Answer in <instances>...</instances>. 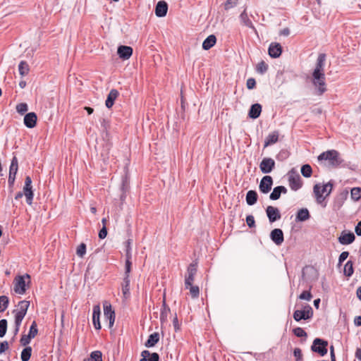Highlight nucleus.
<instances>
[{"instance_id":"1","label":"nucleus","mask_w":361,"mask_h":361,"mask_svg":"<svg viewBox=\"0 0 361 361\" xmlns=\"http://www.w3.org/2000/svg\"><path fill=\"white\" fill-rule=\"evenodd\" d=\"M333 187L334 183L332 180H330L322 185L320 183H317L314 185L313 193L317 204L322 205L323 207H326V203L324 200L326 197L331 193Z\"/></svg>"},{"instance_id":"2","label":"nucleus","mask_w":361,"mask_h":361,"mask_svg":"<svg viewBox=\"0 0 361 361\" xmlns=\"http://www.w3.org/2000/svg\"><path fill=\"white\" fill-rule=\"evenodd\" d=\"M319 161H325L331 168H337L342 165L343 159L340 153L335 149H330L320 154L318 157Z\"/></svg>"},{"instance_id":"3","label":"nucleus","mask_w":361,"mask_h":361,"mask_svg":"<svg viewBox=\"0 0 361 361\" xmlns=\"http://www.w3.org/2000/svg\"><path fill=\"white\" fill-rule=\"evenodd\" d=\"M312 83L316 89V94L317 95H322L326 91L324 73H312Z\"/></svg>"},{"instance_id":"4","label":"nucleus","mask_w":361,"mask_h":361,"mask_svg":"<svg viewBox=\"0 0 361 361\" xmlns=\"http://www.w3.org/2000/svg\"><path fill=\"white\" fill-rule=\"evenodd\" d=\"M288 183L290 188L295 191L299 190L302 185L300 175L294 169L288 173Z\"/></svg>"},{"instance_id":"5","label":"nucleus","mask_w":361,"mask_h":361,"mask_svg":"<svg viewBox=\"0 0 361 361\" xmlns=\"http://www.w3.org/2000/svg\"><path fill=\"white\" fill-rule=\"evenodd\" d=\"M312 316L313 310L312 308L309 305H305L303 310H297L293 313V318L296 322H299L301 319H309L312 318Z\"/></svg>"},{"instance_id":"6","label":"nucleus","mask_w":361,"mask_h":361,"mask_svg":"<svg viewBox=\"0 0 361 361\" xmlns=\"http://www.w3.org/2000/svg\"><path fill=\"white\" fill-rule=\"evenodd\" d=\"M328 345V342L317 338L314 340L312 345L311 347V350L315 353H319L320 355L324 356L327 353L326 346Z\"/></svg>"},{"instance_id":"7","label":"nucleus","mask_w":361,"mask_h":361,"mask_svg":"<svg viewBox=\"0 0 361 361\" xmlns=\"http://www.w3.org/2000/svg\"><path fill=\"white\" fill-rule=\"evenodd\" d=\"M23 195L26 197V202L31 205L33 200V191H32V179L30 176H26L25 179V185L23 187Z\"/></svg>"},{"instance_id":"8","label":"nucleus","mask_w":361,"mask_h":361,"mask_svg":"<svg viewBox=\"0 0 361 361\" xmlns=\"http://www.w3.org/2000/svg\"><path fill=\"white\" fill-rule=\"evenodd\" d=\"M197 271V269L196 263H192L188 266L187 274L185 277V288L186 289L189 288V286L193 283L195 276L196 275Z\"/></svg>"},{"instance_id":"9","label":"nucleus","mask_w":361,"mask_h":361,"mask_svg":"<svg viewBox=\"0 0 361 361\" xmlns=\"http://www.w3.org/2000/svg\"><path fill=\"white\" fill-rule=\"evenodd\" d=\"M103 307L104 317L109 320V327H112L115 322V312L111 305L107 301L104 302Z\"/></svg>"},{"instance_id":"10","label":"nucleus","mask_w":361,"mask_h":361,"mask_svg":"<svg viewBox=\"0 0 361 361\" xmlns=\"http://www.w3.org/2000/svg\"><path fill=\"white\" fill-rule=\"evenodd\" d=\"M273 185V179L270 176H264L259 185V191L262 193L267 194L268 193L272 187Z\"/></svg>"},{"instance_id":"11","label":"nucleus","mask_w":361,"mask_h":361,"mask_svg":"<svg viewBox=\"0 0 361 361\" xmlns=\"http://www.w3.org/2000/svg\"><path fill=\"white\" fill-rule=\"evenodd\" d=\"M274 167V160L269 157L264 158L259 164V169L263 173H269L271 172Z\"/></svg>"},{"instance_id":"12","label":"nucleus","mask_w":361,"mask_h":361,"mask_svg":"<svg viewBox=\"0 0 361 361\" xmlns=\"http://www.w3.org/2000/svg\"><path fill=\"white\" fill-rule=\"evenodd\" d=\"M348 195V190H343L338 193L334 198L333 202V209L334 210H338L343 204L345 200L347 199Z\"/></svg>"},{"instance_id":"13","label":"nucleus","mask_w":361,"mask_h":361,"mask_svg":"<svg viewBox=\"0 0 361 361\" xmlns=\"http://www.w3.org/2000/svg\"><path fill=\"white\" fill-rule=\"evenodd\" d=\"M266 213L270 223L279 220L281 217L279 209L273 206H268L266 209Z\"/></svg>"},{"instance_id":"14","label":"nucleus","mask_w":361,"mask_h":361,"mask_svg":"<svg viewBox=\"0 0 361 361\" xmlns=\"http://www.w3.org/2000/svg\"><path fill=\"white\" fill-rule=\"evenodd\" d=\"M270 238L276 245H281L284 240L283 233L280 228L272 230L270 233Z\"/></svg>"},{"instance_id":"15","label":"nucleus","mask_w":361,"mask_h":361,"mask_svg":"<svg viewBox=\"0 0 361 361\" xmlns=\"http://www.w3.org/2000/svg\"><path fill=\"white\" fill-rule=\"evenodd\" d=\"M326 54H319L317 60L315 68L312 73H324Z\"/></svg>"},{"instance_id":"16","label":"nucleus","mask_w":361,"mask_h":361,"mask_svg":"<svg viewBox=\"0 0 361 361\" xmlns=\"http://www.w3.org/2000/svg\"><path fill=\"white\" fill-rule=\"evenodd\" d=\"M117 53L123 60L128 59L133 54V49L128 46L121 45L118 47Z\"/></svg>"},{"instance_id":"17","label":"nucleus","mask_w":361,"mask_h":361,"mask_svg":"<svg viewBox=\"0 0 361 361\" xmlns=\"http://www.w3.org/2000/svg\"><path fill=\"white\" fill-rule=\"evenodd\" d=\"M355 239V236L352 232L343 231L338 238V242L342 245H349Z\"/></svg>"},{"instance_id":"18","label":"nucleus","mask_w":361,"mask_h":361,"mask_svg":"<svg viewBox=\"0 0 361 361\" xmlns=\"http://www.w3.org/2000/svg\"><path fill=\"white\" fill-rule=\"evenodd\" d=\"M168 11V4L164 1H159L155 7V14L157 17H164Z\"/></svg>"},{"instance_id":"19","label":"nucleus","mask_w":361,"mask_h":361,"mask_svg":"<svg viewBox=\"0 0 361 361\" xmlns=\"http://www.w3.org/2000/svg\"><path fill=\"white\" fill-rule=\"evenodd\" d=\"M100 314L101 310L99 305H94L92 310V322L94 328L97 330L101 329V324L99 322Z\"/></svg>"},{"instance_id":"20","label":"nucleus","mask_w":361,"mask_h":361,"mask_svg":"<svg viewBox=\"0 0 361 361\" xmlns=\"http://www.w3.org/2000/svg\"><path fill=\"white\" fill-rule=\"evenodd\" d=\"M37 115L34 112L27 114L24 117V124L28 128H32L36 126Z\"/></svg>"},{"instance_id":"21","label":"nucleus","mask_w":361,"mask_h":361,"mask_svg":"<svg viewBox=\"0 0 361 361\" xmlns=\"http://www.w3.org/2000/svg\"><path fill=\"white\" fill-rule=\"evenodd\" d=\"M282 47L279 43H271L269 47V54L271 58H278L281 56Z\"/></svg>"},{"instance_id":"22","label":"nucleus","mask_w":361,"mask_h":361,"mask_svg":"<svg viewBox=\"0 0 361 361\" xmlns=\"http://www.w3.org/2000/svg\"><path fill=\"white\" fill-rule=\"evenodd\" d=\"M287 191V188L284 186L275 187L270 194L269 198L271 200H277L280 198L281 194H286Z\"/></svg>"},{"instance_id":"23","label":"nucleus","mask_w":361,"mask_h":361,"mask_svg":"<svg viewBox=\"0 0 361 361\" xmlns=\"http://www.w3.org/2000/svg\"><path fill=\"white\" fill-rule=\"evenodd\" d=\"M25 276H18L16 279V283L14 286V290L19 294H23L25 292Z\"/></svg>"},{"instance_id":"24","label":"nucleus","mask_w":361,"mask_h":361,"mask_svg":"<svg viewBox=\"0 0 361 361\" xmlns=\"http://www.w3.org/2000/svg\"><path fill=\"white\" fill-rule=\"evenodd\" d=\"M118 96V92L116 89H112L109 92L106 100L105 102V105L108 109H110L112 107V106L114 104V101L116 99V98Z\"/></svg>"},{"instance_id":"25","label":"nucleus","mask_w":361,"mask_h":361,"mask_svg":"<svg viewBox=\"0 0 361 361\" xmlns=\"http://www.w3.org/2000/svg\"><path fill=\"white\" fill-rule=\"evenodd\" d=\"M239 18H240V20L243 25H244L245 26H246L247 27L255 29L253 23L250 20L248 15L247 13V8L246 7L244 8L243 11L241 13Z\"/></svg>"},{"instance_id":"26","label":"nucleus","mask_w":361,"mask_h":361,"mask_svg":"<svg viewBox=\"0 0 361 361\" xmlns=\"http://www.w3.org/2000/svg\"><path fill=\"white\" fill-rule=\"evenodd\" d=\"M262 112V106L259 104H254L251 106L248 116L253 119L257 118Z\"/></svg>"},{"instance_id":"27","label":"nucleus","mask_w":361,"mask_h":361,"mask_svg":"<svg viewBox=\"0 0 361 361\" xmlns=\"http://www.w3.org/2000/svg\"><path fill=\"white\" fill-rule=\"evenodd\" d=\"M279 140V133L277 131H274L273 133L269 134L265 139L264 147H267L271 145L275 144L278 142Z\"/></svg>"},{"instance_id":"28","label":"nucleus","mask_w":361,"mask_h":361,"mask_svg":"<svg viewBox=\"0 0 361 361\" xmlns=\"http://www.w3.org/2000/svg\"><path fill=\"white\" fill-rule=\"evenodd\" d=\"M216 38L215 35H210L203 42L202 48L204 50H209V49H211L212 47L214 46V44H216Z\"/></svg>"},{"instance_id":"29","label":"nucleus","mask_w":361,"mask_h":361,"mask_svg":"<svg viewBox=\"0 0 361 361\" xmlns=\"http://www.w3.org/2000/svg\"><path fill=\"white\" fill-rule=\"evenodd\" d=\"M159 341V334L157 332L149 335L147 341L145 343L147 348H151L154 346Z\"/></svg>"},{"instance_id":"30","label":"nucleus","mask_w":361,"mask_h":361,"mask_svg":"<svg viewBox=\"0 0 361 361\" xmlns=\"http://www.w3.org/2000/svg\"><path fill=\"white\" fill-rule=\"evenodd\" d=\"M122 293L123 295V298L127 299L130 296V279L128 276H126L122 283Z\"/></svg>"},{"instance_id":"31","label":"nucleus","mask_w":361,"mask_h":361,"mask_svg":"<svg viewBox=\"0 0 361 361\" xmlns=\"http://www.w3.org/2000/svg\"><path fill=\"white\" fill-rule=\"evenodd\" d=\"M257 193L255 190H249L246 194V202L248 205H253L257 201Z\"/></svg>"},{"instance_id":"32","label":"nucleus","mask_w":361,"mask_h":361,"mask_svg":"<svg viewBox=\"0 0 361 361\" xmlns=\"http://www.w3.org/2000/svg\"><path fill=\"white\" fill-rule=\"evenodd\" d=\"M310 217V215L307 209H300L297 213L296 220L299 221H305L309 219Z\"/></svg>"},{"instance_id":"33","label":"nucleus","mask_w":361,"mask_h":361,"mask_svg":"<svg viewBox=\"0 0 361 361\" xmlns=\"http://www.w3.org/2000/svg\"><path fill=\"white\" fill-rule=\"evenodd\" d=\"M170 308L166 305L165 299L163 300L162 308L160 314L161 322H165L167 321L168 314L170 313Z\"/></svg>"},{"instance_id":"34","label":"nucleus","mask_w":361,"mask_h":361,"mask_svg":"<svg viewBox=\"0 0 361 361\" xmlns=\"http://www.w3.org/2000/svg\"><path fill=\"white\" fill-rule=\"evenodd\" d=\"M30 71L29 65L25 61H21L18 65V71L20 75L23 77L28 74Z\"/></svg>"},{"instance_id":"35","label":"nucleus","mask_w":361,"mask_h":361,"mask_svg":"<svg viewBox=\"0 0 361 361\" xmlns=\"http://www.w3.org/2000/svg\"><path fill=\"white\" fill-rule=\"evenodd\" d=\"M353 263L352 261H348L344 266L343 273L348 277L351 276L353 274Z\"/></svg>"},{"instance_id":"36","label":"nucleus","mask_w":361,"mask_h":361,"mask_svg":"<svg viewBox=\"0 0 361 361\" xmlns=\"http://www.w3.org/2000/svg\"><path fill=\"white\" fill-rule=\"evenodd\" d=\"M18 169V162L16 157H13L9 168V174L16 175Z\"/></svg>"},{"instance_id":"37","label":"nucleus","mask_w":361,"mask_h":361,"mask_svg":"<svg viewBox=\"0 0 361 361\" xmlns=\"http://www.w3.org/2000/svg\"><path fill=\"white\" fill-rule=\"evenodd\" d=\"M13 312H15V324L20 325L23 318L26 315V313L17 310H14Z\"/></svg>"},{"instance_id":"38","label":"nucleus","mask_w":361,"mask_h":361,"mask_svg":"<svg viewBox=\"0 0 361 361\" xmlns=\"http://www.w3.org/2000/svg\"><path fill=\"white\" fill-rule=\"evenodd\" d=\"M32 354V348L26 347L24 348L21 353V360L22 361H28L31 357Z\"/></svg>"},{"instance_id":"39","label":"nucleus","mask_w":361,"mask_h":361,"mask_svg":"<svg viewBox=\"0 0 361 361\" xmlns=\"http://www.w3.org/2000/svg\"><path fill=\"white\" fill-rule=\"evenodd\" d=\"M8 306V298L6 295L0 296V312H4Z\"/></svg>"},{"instance_id":"40","label":"nucleus","mask_w":361,"mask_h":361,"mask_svg":"<svg viewBox=\"0 0 361 361\" xmlns=\"http://www.w3.org/2000/svg\"><path fill=\"white\" fill-rule=\"evenodd\" d=\"M312 169L309 164H305L301 168V173L305 178H310L312 176Z\"/></svg>"},{"instance_id":"41","label":"nucleus","mask_w":361,"mask_h":361,"mask_svg":"<svg viewBox=\"0 0 361 361\" xmlns=\"http://www.w3.org/2000/svg\"><path fill=\"white\" fill-rule=\"evenodd\" d=\"M88 361H102V353L99 350L92 352Z\"/></svg>"},{"instance_id":"42","label":"nucleus","mask_w":361,"mask_h":361,"mask_svg":"<svg viewBox=\"0 0 361 361\" xmlns=\"http://www.w3.org/2000/svg\"><path fill=\"white\" fill-rule=\"evenodd\" d=\"M30 306V302L27 300H22L18 302L17 310L24 312L27 314V309Z\"/></svg>"},{"instance_id":"43","label":"nucleus","mask_w":361,"mask_h":361,"mask_svg":"<svg viewBox=\"0 0 361 361\" xmlns=\"http://www.w3.org/2000/svg\"><path fill=\"white\" fill-rule=\"evenodd\" d=\"M190 290V293L192 298H197L200 295V288L197 286H193L192 284L189 286L188 288Z\"/></svg>"},{"instance_id":"44","label":"nucleus","mask_w":361,"mask_h":361,"mask_svg":"<svg viewBox=\"0 0 361 361\" xmlns=\"http://www.w3.org/2000/svg\"><path fill=\"white\" fill-rule=\"evenodd\" d=\"M7 330V320L5 319L0 320V337L5 336Z\"/></svg>"},{"instance_id":"45","label":"nucleus","mask_w":361,"mask_h":361,"mask_svg":"<svg viewBox=\"0 0 361 361\" xmlns=\"http://www.w3.org/2000/svg\"><path fill=\"white\" fill-rule=\"evenodd\" d=\"M351 197L354 200H358L361 197V189L360 188H353L351 190Z\"/></svg>"},{"instance_id":"46","label":"nucleus","mask_w":361,"mask_h":361,"mask_svg":"<svg viewBox=\"0 0 361 361\" xmlns=\"http://www.w3.org/2000/svg\"><path fill=\"white\" fill-rule=\"evenodd\" d=\"M37 332V323L34 321L30 326L28 335L31 338H33L36 336Z\"/></svg>"},{"instance_id":"47","label":"nucleus","mask_w":361,"mask_h":361,"mask_svg":"<svg viewBox=\"0 0 361 361\" xmlns=\"http://www.w3.org/2000/svg\"><path fill=\"white\" fill-rule=\"evenodd\" d=\"M267 69L268 66L264 61L259 62L257 66V71L261 74L264 73Z\"/></svg>"},{"instance_id":"48","label":"nucleus","mask_w":361,"mask_h":361,"mask_svg":"<svg viewBox=\"0 0 361 361\" xmlns=\"http://www.w3.org/2000/svg\"><path fill=\"white\" fill-rule=\"evenodd\" d=\"M132 239H128L126 243V258L131 259L132 254H131V244H132Z\"/></svg>"},{"instance_id":"49","label":"nucleus","mask_w":361,"mask_h":361,"mask_svg":"<svg viewBox=\"0 0 361 361\" xmlns=\"http://www.w3.org/2000/svg\"><path fill=\"white\" fill-rule=\"evenodd\" d=\"M86 252V245L81 243L77 248L76 254L80 257H83Z\"/></svg>"},{"instance_id":"50","label":"nucleus","mask_w":361,"mask_h":361,"mask_svg":"<svg viewBox=\"0 0 361 361\" xmlns=\"http://www.w3.org/2000/svg\"><path fill=\"white\" fill-rule=\"evenodd\" d=\"M238 0H226L224 3L225 10H229L235 7L238 4Z\"/></svg>"},{"instance_id":"51","label":"nucleus","mask_w":361,"mask_h":361,"mask_svg":"<svg viewBox=\"0 0 361 361\" xmlns=\"http://www.w3.org/2000/svg\"><path fill=\"white\" fill-rule=\"evenodd\" d=\"M293 333L297 337H306L307 333L302 328L297 327L293 329Z\"/></svg>"},{"instance_id":"52","label":"nucleus","mask_w":361,"mask_h":361,"mask_svg":"<svg viewBox=\"0 0 361 361\" xmlns=\"http://www.w3.org/2000/svg\"><path fill=\"white\" fill-rule=\"evenodd\" d=\"M16 110L20 114H23L27 111V105L25 103H20L16 106Z\"/></svg>"},{"instance_id":"53","label":"nucleus","mask_w":361,"mask_h":361,"mask_svg":"<svg viewBox=\"0 0 361 361\" xmlns=\"http://www.w3.org/2000/svg\"><path fill=\"white\" fill-rule=\"evenodd\" d=\"M312 298V295L310 291L305 290L303 291L299 296V298L301 300H305L307 301H310Z\"/></svg>"},{"instance_id":"54","label":"nucleus","mask_w":361,"mask_h":361,"mask_svg":"<svg viewBox=\"0 0 361 361\" xmlns=\"http://www.w3.org/2000/svg\"><path fill=\"white\" fill-rule=\"evenodd\" d=\"M246 222H247V226L250 228H252V227L255 226V218L252 215L247 216Z\"/></svg>"},{"instance_id":"55","label":"nucleus","mask_w":361,"mask_h":361,"mask_svg":"<svg viewBox=\"0 0 361 361\" xmlns=\"http://www.w3.org/2000/svg\"><path fill=\"white\" fill-rule=\"evenodd\" d=\"M31 339L32 338L29 336L28 334L27 335H23L20 341V343H21L22 345L25 346V345H27V344L30 343Z\"/></svg>"},{"instance_id":"56","label":"nucleus","mask_w":361,"mask_h":361,"mask_svg":"<svg viewBox=\"0 0 361 361\" xmlns=\"http://www.w3.org/2000/svg\"><path fill=\"white\" fill-rule=\"evenodd\" d=\"M256 85V81L254 78H250L247 80L246 86L249 90L253 89Z\"/></svg>"},{"instance_id":"57","label":"nucleus","mask_w":361,"mask_h":361,"mask_svg":"<svg viewBox=\"0 0 361 361\" xmlns=\"http://www.w3.org/2000/svg\"><path fill=\"white\" fill-rule=\"evenodd\" d=\"M293 355L296 358L295 361H302V351L300 348H296L294 349Z\"/></svg>"},{"instance_id":"58","label":"nucleus","mask_w":361,"mask_h":361,"mask_svg":"<svg viewBox=\"0 0 361 361\" xmlns=\"http://www.w3.org/2000/svg\"><path fill=\"white\" fill-rule=\"evenodd\" d=\"M348 255L349 252L347 251L341 252L338 258V264H341L343 263L348 258Z\"/></svg>"},{"instance_id":"59","label":"nucleus","mask_w":361,"mask_h":361,"mask_svg":"<svg viewBox=\"0 0 361 361\" xmlns=\"http://www.w3.org/2000/svg\"><path fill=\"white\" fill-rule=\"evenodd\" d=\"M107 235V230L105 226H103V228L99 231V238L100 239H104Z\"/></svg>"},{"instance_id":"60","label":"nucleus","mask_w":361,"mask_h":361,"mask_svg":"<svg viewBox=\"0 0 361 361\" xmlns=\"http://www.w3.org/2000/svg\"><path fill=\"white\" fill-rule=\"evenodd\" d=\"M149 359H147L148 361H159V355L157 353H150L149 356L148 357Z\"/></svg>"},{"instance_id":"61","label":"nucleus","mask_w":361,"mask_h":361,"mask_svg":"<svg viewBox=\"0 0 361 361\" xmlns=\"http://www.w3.org/2000/svg\"><path fill=\"white\" fill-rule=\"evenodd\" d=\"M8 348V343L7 341L0 343V354L4 353Z\"/></svg>"},{"instance_id":"62","label":"nucleus","mask_w":361,"mask_h":361,"mask_svg":"<svg viewBox=\"0 0 361 361\" xmlns=\"http://www.w3.org/2000/svg\"><path fill=\"white\" fill-rule=\"evenodd\" d=\"M150 355V352L149 350H143L141 353L142 358L140 361H148L147 358Z\"/></svg>"},{"instance_id":"63","label":"nucleus","mask_w":361,"mask_h":361,"mask_svg":"<svg viewBox=\"0 0 361 361\" xmlns=\"http://www.w3.org/2000/svg\"><path fill=\"white\" fill-rule=\"evenodd\" d=\"M173 325L176 331L180 329V324L178 323V319L176 315L174 317L173 319Z\"/></svg>"},{"instance_id":"64","label":"nucleus","mask_w":361,"mask_h":361,"mask_svg":"<svg viewBox=\"0 0 361 361\" xmlns=\"http://www.w3.org/2000/svg\"><path fill=\"white\" fill-rule=\"evenodd\" d=\"M355 231L358 236H361V221L355 226Z\"/></svg>"}]
</instances>
